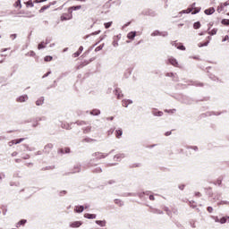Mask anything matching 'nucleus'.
Instances as JSON below:
<instances>
[{
	"label": "nucleus",
	"mask_w": 229,
	"mask_h": 229,
	"mask_svg": "<svg viewBox=\"0 0 229 229\" xmlns=\"http://www.w3.org/2000/svg\"><path fill=\"white\" fill-rule=\"evenodd\" d=\"M72 19V11L71 9H68L67 13H64L61 15V21H71Z\"/></svg>",
	"instance_id": "obj_1"
},
{
	"label": "nucleus",
	"mask_w": 229,
	"mask_h": 229,
	"mask_svg": "<svg viewBox=\"0 0 229 229\" xmlns=\"http://www.w3.org/2000/svg\"><path fill=\"white\" fill-rule=\"evenodd\" d=\"M92 157H95V160H101L103 158H106V157H108V155L104 154L102 152H95L92 154Z\"/></svg>",
	"instance_id": "obj_2"
},
{
	"label": "nucleus",
	"mask_w": 229,
	"mask_h": 229,
	"mask_svg": "<svg viewBox=\"0 0 229 229\" xmlns=\"http://www.w3.org/2000/svg\"><path fill=\"white\" fill-rule=\"evenodd\" d=\"M53 4H56V2H52L47 5H44L40 8L39 10V13H44V12H46V10L51 8V6H53Z\"/></svg>",
	"instance_id": "obj_3"
},
{
	"label": "nucleus",
	"mask_w": 229,
	"mask_h": 229,
	"mask_svg": "<svg viewBox=\"0 0 229 229\" xmlns=\"http://www.w3.org/2000/svg\"><path fill=\"white\" fill-rule=\"evenodd\" d=\"M168 62L174 67H180V64H178V61H176V59L174 57H170L168 59Z\"/></svg>",
	"instance_id": "obj_4"
},
{
	"label": "nucleus",
	"mask_w": 229,
	"mask_h": 229,
	"mask_svg": "<svg viewBox=\"0 0 229 229\" xmlns=\"http://www.w3.org/2000/svg\"><path fill=\"white\" fill-rule=\"evenodd\" d=\"M23 140H26V138L13 140L9 141V146H13V144H21V142H23Z\"/></svg>",
	"instance_id": "obj_5"
},
{
	"label": "nucleus",
	"mask_w": 229,
	"mask_h": 229,
	"mask_svg": "<svg viewBox=\"0 0 229 229\" xmlns=\"http://www.w3.org/2000/svg\"><path fill=\"white\" fill-rule=\"evenodd\" d=\"M81 225H83V223H81V221H75L70 224V227L71 228H80V226H81Z\"/></svg>",
	"instance_id": "obj_6"
},
{
	"label": "nucleus",
	"mask_w": 229,
	"mask_h": 229,
	"mask_svg": "<svg viewBox=\"0 0 229 229\" xmlns=\"http://www.w3.org/2000/svg\"><path fill=\"white\" fill-rule=\"evenodd\" d=\"M115 96H117V99H123V91H121V89L116 88L114 90Z\"/></svg>",
	"instance_id": "obj_7"
},
{
	"label": "nucleus",
	"mask_w": 229,
	"mask_h": 229,
	"mask_svg": "<svg viewBox=\"0 0 229 229\" xmlns=\"http://www.w3.org/2000/svg\"><path fill=\"white\" fill-rule=\"evenodd\" d=\"M215 12H216V9H215L214 7H210V8H208V9H206V10L204 11V13H205L206 15H212Z\"/></svg>",
	"instance_id": "obj_8"
},
{
	"label": "nucleus",
	"mask_w": 229,
	"mask_h": 229,
	"mask_svg": "<svg viewBox=\"0 0 229 229\" xmlns=\"http://www.w3.org/2000/svg\"><path fill=\"white\" fill-rule=\"evenodd\" d=\"M172 46H175V47L181 51H185V47L182 45V43H172Z\"/></svg>",
	"instance_id": "obj_9"
},
{
	"label": "nucleus",
	"mask_w": 229,
	"mask_h": 229,
	"mask_svg": "<svg viewBox=\"0 0 229 229\" xmlns=\"http://www.w3.org/2000/svg\"><path fill=\"white\" fill-rule=\"evenodd\" d=\"M136 36H137V32L131 31L127 34V38H129V40H133V38H135Z\"/></svg>",
	"instance_id": "obj_10"
},
{
	"label": "nucleus",
	"mask_w": 229,
	"mask_h": 229,
	"mask_svg": "<svg viewBox=\"0 0 229 229\" xmlns=\"http://www.w3.org/2000/svg\"><path fill=\"white\" fill-rule=\"evenodd\" d=\"M51 149H53V144L48 143L47 145L45 146L44 152L50 153Z\"/></svg>",
	"instance_id": "obj_11"
},
{
	"label": "nucleus",
	"mask_w": 229,
	"mask_h": 229,
	"mask_svg": "<svg viewBox=\"0 0 229 229\" xmlns=\"http://www.w3.org/2000/svg\"><path fill=\"white\" fill-rule=\"evenodd\" d=\"M90 62H92V60L84 61V62L81 63L79 64V66L77 67V69H83V67H85L86 65H89V64H90Z\"/></svg>",
	"instance_id": "obj_12"
},
{
	"label": "nucleus",
	"mask_w": 229,
	"mask_h": 229,
	"mask_svg": "<svg viewBox=\"0 0 229 229\" xmlns=\"http://www.w3.org/2000/svg\"><path fill=\"white\" fill-rule=\"evenodd\" d=\"M152 114H153V115H156L157 117H162V115H164V112L158 111L157 109H154L152 111Z\"/></svg>",
	"instance_id": "obj_13"
},
{
	"label": "nucleus",
	"mask_w": 229,
	"mask_h": 229,
	"mask_svg": "<svg viewBox=\"0 0 229 229\" xmlns=\"http://www.w3.org/2000/svg\"><path fill=\"white\" fill-rule=\"evenodd\" d=\"M74 210L78 213V214H81V212H83V210H85V208L83 206H76Z\"/></svg>",
	"instance_id": "obj_14"
},
{
	"label": "nucleus",
	"mask_w": 229,
	"mask_h": 229,
	"mask_svg": "<svg viewBox=\"0 0 229 229\" xmlns=\"http://www.w3.org/2000/svg\"><path fill=\"white\" fill-rule=\"evenodd\" d=\"M26 99H28V97L26 95L21 96L17 98V102L18 103H24V101H26Z\"/></svg>",
	"instance_id": "obj_15"
},
{
	"label": "nucleus",
	"mask_w": 229,
	"mask_h": 229,
	"mask_svg": "<svg viewBox=\"0 0 229 229\" xmlns=\"http://www.w3.org/2000/svg\"><path fill=\"white\" fill-rule=\"evenodd\" d=\"M84 217H86V219H96V215L86 213L84 214Z\"/></svg>",
	"instance_id": "obj_16"
},
{
	"label": "nucleus",
	"mask_w": 229,
	"mask_h": 229,
	"mask_svg": "<svg viewBox=\"0 0 229 229\" xmlns=\"http://www.w3.org/2000/svg\"><path fill=\"white\" fill-rule=\"evenodd\" d=\"M36 105H37V106H40L44 105V98H43V97L39 98L36 101Z\"/></svg>",
	"instance_id": "obj_17"
},
{
	"label": "nucleus",
	"mask_w": 229,
	"mask_h": 229,
	"mask_svg": "<svg viewBox=\"0 0 229 229\" xmlns=\"http://www.w3.org/2000/svg\"><path fill=\"white\" fill-rule=\"evenodd\" d=\"M26 223H27V220H25V219L19 221L16 225V228H19V226H24L26 225Z\"/></svg>",
	"instance_id": "obj_18"
},
{
	"label": "nucleus",
	"mask_w": 229,
	"mask_h": 229,
	"mask_svg": "<svg viewBox=\"0 0 229 229\" xmlns=\"http://www.w3.org/2000/svg\"><path fill=\"white\" fill-rule=\"evenodd\" d=\"M131 100H123L122 101V105L123 106H124L125 108L128 107V105H131Z\"/></svg>",
	"instance_id": "obj_19"
},
{
	"label": "nucleus",
	"mask_w": 229,
	"mask_h": 229,
	"mask_svg": "<svg viewBox=\"0 0 229 229\" xmlns=\"http://www.w3.org/2000/svg\"><path fill=\"white\" fill-rule=\"evenodd\" d=\"M123 135V130L119 129L115 131V137L116 139H121V136Z\"/></svg>",
	"instance_id": "obj_20"
},
{
	"label": "nucleus",
	"mask_w": 229,
	"mask_h": 229,
	"mask_svg": "<svg viewBox=\"0 0 229 229\" xmlns=\"http://www.w3.org/2000/svg\"><path fill=\"white\" fill-rule=\"evenodd\" d=\"M96 223H97L99 226H106V221H105V220H97Z\"/></svg>",
	"instance_id": "obj_21"
},
{
	"label": "nucleus",
	"mask_w": 229,
	"mask_h": 229,
	"mask_svg": "<svg viewBox=\"0 0 229 229\" xmlns=\"http://www.w3.org/2000/svg\"><path fill=\"white\" fill-rule=\"evenodd\" d=\"M13 6H14V8H19V9L22 8V4H21V0L16 1L14 3Z\"/></svg>",
	"instance_id": "obj_22"
},
{
	"label": "nucleus",
	"mask_w": 229,
	"mask_h": 229,
	"mask_svg": "<svg viewBox=\"0 0 229 229\" xmlns=\"http://www.w3.org/2000/svg\"><path fill=\"white\" fill-rule=\"evenodd\" d=\"M208 42H210V37H208V40H207L206 42H204V43H199V47H205V46H208Z\"/></svg>",
	"instance_id": "obj_23"
},
{
	"label": "nucleus",
	"mask_w": 229,
	"mask_h": 229,
	"mask_svg": "<svg viewBox=\"0 0 229 229\" xmlns=\"http://www.w3.org/2000/svg\"><path fill=\"white\" fill-rule=\"evenodd\" d=\"M114 203L115 205H118V207H123V205H124V203L123 202V200L119 199H114Z\"/></svg>",
	"instance_id": "obj_24"
},
{
	"label": "nucleus",
	"mask_w": 229,
	"mask_h": 229,
	"mask_svg": "<svg viewBox=\"0 0 229 229\" xmlns=\"http://www.w3.org/2000/svg\"><path fill=\"white\" fill-rule=\"evenodd\" d=\"M68 10H71L72 13V10H74V11L81 10V5L72 6V7H69Z\"/></svg>",
	"instance_id": "obj_25"
},
{
	"label": "nucleus",
	"mask_w": 229,
	"mask_h": 229,
	"mask_svg": "<svg viewBox=\"0 0 229 229\" xmlns=\"http://www.w3.org/2000/svg\"><path fill=\"white\" fill-rule=\"evenodd\" d=\"M47 43H46V42H41V43H39L38 45V49H44V48H46V46H47Z\"/></svg>",
	"instance_id": "obj_26"
},
{
	"label": "nucleus",
	"mask_w": 229,
	"mask_h": 229,
	"mask_svg": "<svg viewBox=\"0 0 229 229\" xmlns=\"http://www.w3.org/2000/svg\"><path fill=\"white\" fill-rule=\"evenodd\" d=\"M91 115H99L101 114V111L98 109H94L90 112Z\"/></svg>",
	"instance_id": "obj_27"
},
{
	"label": "nucleus",
	"mask_w": 229,
	"mask_h": 229,
	"mask_svg": "<svg viewBox=\"0 0 229 229\" xmlns=\"http://www.w3.org/2000/svg\"><path fill=\"white\" fill-rule=\"evenodd\" d=\"M193 28H194V30H199V28H201V23L199 21H196L193 24Z\"/></svg>",
	"instance_id": "obj_28"
},
{
	"label": "nucleus",
	"mask_w": 229,
	"mask_h": 229,
	"mask_svg": "<svg viewBox=\"0 0 229 229\" xmlns=\"http://www.w3.org/2000/svg\"><path fill=\"white\" fill-rule=\"evenodd\" d=\"M221 24H223L224 26H229V20L228 19H223L221 21Z\"/></svg>",
	"instance_id": "obj_29"
},
{
	"label": "nucleus",
	"mask_w": 229,
	"mask_h": 229,
	"mask_svg": "<svg viewBox=\"0 0 229 229\" xmlns=\"http://www.w3.org/2000/svg\"><path fill=\"white\" fill-rule=\"evenodd\" d=\"M60 152L61 153H71V148H64V149L61 148Z\"/></svg>",
	"instance_id": "obj_30"
},
{
	"label": "nucleus",
	"mask_w": 229,
	"mask_h": 229,
	"mask_svg": "<svg viewBox=\"0 0 229 229\" xmlns=\"http://www.w3.org/2000/svg\"><path fill=\"white\" fill-rule=\"evenodd\" d=\"M200 10V8L192 9L191 14L196 15V13H199Z\"/></svg>",
	"instance_id": "obj_31"
},
{
	"label": "nucleus",
	"mask_w": 229,
	"mask_h": 229,
	"mask_svg": "<svg viewBox=\"0 0 229 229\" xmlns=\"http://www.w3.org/2000/svg\"><path fill=\"white\" fill-rule=\"evenodd\" d=\"M113 22L109 21V22H106L104 23V26L106 28V30H108V28H110L112 26Z\"/></svg>",
	"instance_id": "obj_32"
},
{
	"label": "nucleus",
	"mask_w": 229,
	"mask_h": 229,
	"mask_svg": "<svg viewBox=\"0 0 229 229\" xmlns=\"http://www.w3.org/2000/svg\"><path fill=\"white\" fill-rule=\"evenodd\" d=\"M45 62H51L53 60V56L51 55H47L44 58Z\"/></svg>",
	"instance_id": "obj_33"
},
{
	"label": "nucleus",
	"mask_w": 229,
	"mask_h": 229,
	"mask_svg": "<svg viewBox=\"0 0 229 229\" xmlns=\"http://www.w3.org/2000/svg\"><path fill=\"white\" fill-rule=\"evenodd\" d=\"M182 13H192V8H188L186 10H183Z\"/></svg>",
	"instance_id": "obj_34"
},
{
	"label": "nucleus",
	"mask_w": 229,
	"mask_h": 229,
	"mask_svg": "<svg viewBox=\"0 0 229 229\" xmlns=\"http://www.w3.org/2000/svg\"><path fill=\"white\" fill-rule=\"evenodd\" d=\"M103 47H105V44H102V45L97 47L95 48V51H96V52L101 51V49H103Z\"/></svg>",
	"instance_id": "obj_35"
},
{
	"label": "nucleus",
	"mask_w": 229,
	"mask_h": 229,
	"mask_svg": "<svg viewBox=\"0 0 229 229\" xmlns=\"http://www.w3.org/2000/svg\"><path fill=\"white\" fill-rule=\"evenodd\" d=\"M208 33H209V35H216L217 34V29H213Z\"/></svg>",
	"instance_id": "obj_36"
},
{
	"label": "nucleus",
	"mask_w": 229,
	"mask_h": 229,
	"mask_svg": "<svg viewBox=\"0 0 229 229\" xmlns=\"http://www.w3.org/2000/svg\"><path fill=\"white\" fill-rule=\"evenodd\" d=\"M92 128L91 127H86L83 131V133H90Z\"/></svg>",
	"instance_id": "obj_37"
},
{
	"label": "nucleus",
	"mask_w": 229,
	"mask_h": 229,
	"mask_svg": "<svg viewBox=\"0 0 229 229\" xmlns=\"http://www.w3.org/2000/svg\"><path fill=\"white\" fill-rule=\"evenodd\" d=\"M227 219H229V217H222L221 219H220V223L222 224V225H225V223H226V221H227Z\"/></svg>",
	"instance_id": "obj_38"
},
{
	"label": "nucleus",
	"mask_w": 229,
	"mask_h": 229,
	"mask_svg": "<svg viewBox=\"0 0 229 229\" xmlns=\"http://www.w3.org/2000/svg\"><path fill=\"white\" fill-rule=\"evenodd\" d=\"M151 35H152V37H157V36L160 35V32L158 30H156Z\"/></svg>",
	"instance_id": "obj_39"
},
{
	"label": "nucleus",
	"mask_w": 229,
	"mask_h": 229,
	"mask_svg": "<svg viewBox=\"0 0 229 229\" xmlns=\"http://www.w3.org/2000/svg\"><path fill=\"white\" fill-rule=\"evenodd\" d=\"M165 112H167L168 114H174V112H176V109H172L170 111L165 110Z\"/></svg>",
	"instance_id": "obj_40"
},
{
	"label": "nucleus",
	"mask_w": 229,
	"mask_h": 229,
	"mask_svg": "<svg viewBox=\"0 0 229 229\" xmlns=\"http://www.w3.org/2000/svg\"><path fill=\"white\" fill-rule=\"evenodd\" d=\"M83 141L84 142H92V141H94V140H92V139H84Z\"/></svg>",
	"instance_id": "obj_41"
},
{
	"label": "nucleus",
	"mask_w": 229,
	"mask_h": 229,
	"mask_svg": "<svg viewBox=\"0 0 229 229\" xmlns=\"http://www.w3.org/2000/svg\"><path fill=\"white\" fill-rule=\"evenodd\" d=\"M213 211H214V208H212V207L208 208V212H209V214H212Z\"/></svg>",
	"instance_id": "obj_42"
},
{
	"label": "nucleus",
	"mask_w": 229,
	"mask_h": 229,
	"mask_svg": "<svg viewBox=\"0 0 229 229\" xmlns=\"http://www.w3.org/2000/svg\"><path fill=\"white\" fill-rule=\"evenodd\" d=\"M221 183H222L221 179H218L216 181V185H221Z\"/></svg>",
	"instance_id": "obj_43"
},
{
	"label": "nucleus",
	"mask_w": 229,
	"mask_h": 229,
	"mask_svg": "<svg viewBox=\"0 0 229 229\" xmlns=\"http://www.w3.org/2000/svg\"><path fill=\"white\" fill-rule=\"evenodd\" d=\"M49 74H51V72H47L46 74L43 75V78H47V76H49Z\"/></svg>",
	"instance_id": "obj_44"
},
{
	"label": "nucleus",
	"mask_w": 229,
	"mask_h": 229,
	"mask_svg": "<svg viewBox=\"0 0 229 229\" xmlns=\"http://www.w3.org/2000/svg\"><path fill=\"white\" fill-rule=\"evenodd\" d=\"M149 199H150V201H155V196L150 195V196H149Z\"/></svg>",
	"instance_id": "obj_45"
},
{
	"label": "nucleus",
	"mask_w": 229,
	"mask_h": 229,
	"mask_svg": "<svg viewBox=\"0 0 229 229\" xmlns=\"http://www.w3.org/2000/svg\"><path fill=\"white\" fill-rule=\"evenodd\" d=\"M16 38H17V34L11 35V38H13V40L15 39Z\"/></svg>",
	"instance_id": "obj_46"
},
{
	"label": "nucleus",
	"mask_w": 229,
	"mask_h": 229,
	"mask_svg": "<svg viewBox=\"0 0 229 229\" xmlns=\"http://www.w3.org/2000/svg\"><path fill=\"white\" fill-rule=\"evenodd\" d=\"M17 155H19V153H17V151H14L12 153V157H17Z\"/></svg>",
	"instance_id": "obj_47"
},
{
	"label": "nucleus",
	"mask_w": 229,
	"mask_h": 229,
	"mask_svg": "<svg viewBox=\"0 0 229 229\" xmlns=\"http://www.w3.org/2000/svg\"><path fill=\"white\" fill-rule=\"evenodd\" d=\"M47 0H36V3H46Z\"/></svg>",
	"instance_id": "obj_48"
},
{
	"label": "nucleus",
	"mask_w": 229,
	"mask_h": 229,
	"mask_svg": "<svg viewBox=\"0 0 229 229\" xmlns=\"http://www.w3.org/2000/svg\"><path fill=\"white\" fill-rule=\"evenodd\" d=\"M23 160H28L30 158V155H26L25 157H22Z\"/></svg>",
	"instance_id": "obj_49"
},
{
	"label": "nucleus",
	"mask_w": 229,
	"mask_h": 229,
	"mask_svg": "<svg viewBox=\"0 0 229 229\" xmlns=\"http://www.w3.org/2000/svg\"><path fill=\"white\" fill-rule=\"evenodd\" d=\"M229 39V36H225V38L223 39V42H226V40Z\"/></svg>",
	"instance_id": "obj_50"
},
{
	"label": "nucleus",
	"mask_w": 229,
	"mask_h": 229,
	"mask_svg": "<svg viewBox=\"0 0 229 229\" xmlns=\"http://www.w3.org/2000/svg\"><path fill=\"white\" fill-rule=\"evenodd\" d=\"M82 51H83V47H80L78 52L81 54Z\"/></svg>",
	"instance_id": "obj_51"
},
{
	"label": "nucleus",
	"mask_w": 229,
	"mask_h": 229,
	"mask_svg": "<svg viewBox=\"0 0 229 229\" xmlns=\"http://www.w3.org/2000/svg\"><path fill=\"white\" fill-rule=\"evenodd\" d=\"M15 162H16L17 164H19L20 162H22V160H21V158H16V159H15Z\"/></svg>",
	"instance_id": "obj_52"
},
{
	"label": "nucleus",
	"mask_w": 229,
	"mask_h": 229,
	"mask_svg": "<svg viewBox=\"0 0 229 229\" xmlns=\"http://www.w3.org/2000/svg\"><path fill=\"white\" fill-rule=\"evenodd\" d=\"M79 55H81L80 52H76V53H74V56H75V58H76V56H78Z\"/></svg>",
	"instance_id": "obj_53"
},
{
	"label": "nucleus",
	"mask_w": 229,
	"mask_h": 229,
	"mask_svg": "<svg viewBox=\"0 0 229 229\" xmlns=\"http://www.w3.org/2000/svg\"><path fill=\"white\" fill-rule=\"evenodd\" d=\"M179 189H181V191H183V189H185V186L184 185H181V186H179Z\"/></svg>",
	"instance_id": "obj_54"
},
{
	"label": "nucleus",
	"mask_w": 229,
	"mask_h": 229,
	"mask_svg": "<svg viewBox=\"0 0 229 229\" xmlns=\"http://www.w3.org/2000/svg\"><path fill=\"white\" fill-rule=\"evenodd\" d=\"M169 135H171V131H166V132H165V136H166V137H169Z\"/></svg>",
	"instance_id": "obj_55"
},
{
	"label": "nucleus",
	"mask_w": 229,
	"mask_h": 229,
	"mask_svg": "<svg viewBox=\"0 0 229 229\" xmlns=\"http://www.w3.org/2000/svg\"><path fill=\"white\" fill-rule=\"evenodd\" d=\"M64 194H67V191H61V196H64Z\"/></svg>",
	"instance_id": "obj_56"
},
{
	"label": "nucleus",
	"mask_w": 229,
	"mask_h": 229,
	"mask_svg": "<svg viewBox=\"0 0 229 229\" xmlns=\"http://www.w3.org/2000/svg\"><path fill=\"white\" fill-rule=\"evenodd\" d=\"M77 1H81V2H83V3H85V1H87V0H77Z\"/></svg>",
	"instance_id": "obj_57"
},
{
	"label": "nucleus",
	"mask_w": 229,
	"mask_h": 229,
	"mask_svg": "<svg viewBox=\"0 0 229 229\" xmlns=\"http://www.w3.org/2000/svg\"><path fill=\"white\" fill-rule=\"evenodd\" d=\"M4 51H6V48L1 50L2 53H4Z\"/></svg>",
	"instance_id": "obj_58"
},
{
	"label": "nucleus",
	"mask_w": 229,
	"mask_h": 229,
	"mask_svg": "<svg viewBox=\"0 0 229 229\" xmlns=\"http://www.w3.org/2000/svg\"><path fill=\"white\" fill-rule=\"evenodd\" d=\"M32 54H34V55H35V52H32Z\"/></svg>",
	"instance_id": "obj_59"
},
{
	"label": "nucleus",
	"mask_w": 229,
	"mask_h": 229,
	"mask_svg": "<svg viewBox=\"0 0 229 229\" xmlns=\"http://www.w3.org/2000/svg\"><path fill=\"white\" fill-rule=\"evenodd\" d=\"M0 38H1V35H0Z\"/></svg>",
	"instance_id": "obj_60"
}]
</instances>
